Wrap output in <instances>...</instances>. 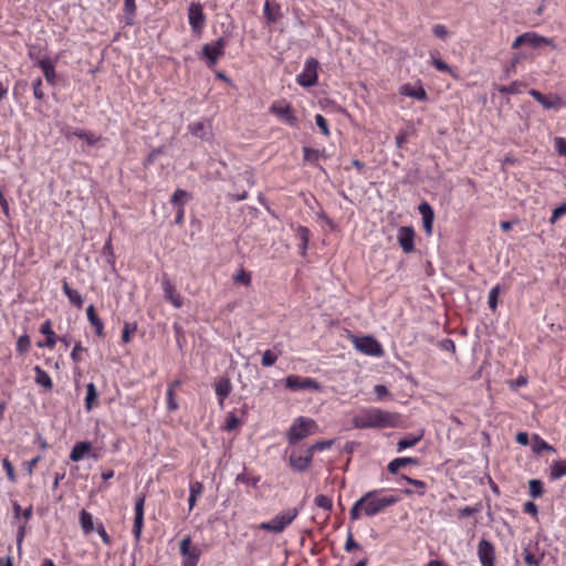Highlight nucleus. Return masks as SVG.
Returning <instances> with one entry per match:
<instances>
[{"mask_svg":"<svg viewBox=\"0 0 566 566\" xmlns=\"http://www.w3.org/2000/svg\"><path fill=\"white\" fill-rule=\"evenodd\" d=\"M398 501L399 499L395 495L381 496L378 490L369 491L353 504L349 511V517L352 520H359L363 514L373 517L396 504Z\"/></svg>","mask_w":566,"mask_h":566,"instance_id":"nucleus-1","label":"nucleus"},{"mask_svg":"<svg viewBox=\"0 0 566 566\" xmlns=\"http://www.w3.org/2000/svg\"><path fill=\"white\" fill-rule=\"evenodd\" d=\"M353 424L357 429L389 428L395 426V417L378 408H367L354 416Z\"/></svg>","mask_w":566,"mask_h":566,"instance_id":"nucleus-2","label":"nucleus"},{"mask_svg":"<svg viewBox=\"0 0 566 566\" xmlns=\"http://www.w3.org/2000/svg\"><path fill=\"white\" fill-rule=\"evenodd\" d=\"M523 45L534 50L541 49L546 45L551 46L552 49H556V44L553 39L543 36L533 31L525 32L516 36L512 43V49H518Z\"/></svg>","mask_w":566,"mask_h":566,"instance_id":"nucleus-3","label":"nucleus"},{"mask_svg":"<svg viewBox=\"0 0 566 566\" xmlns=\"http://www.w3.org/2000/svg\"><path fill=\"white\" fill-rule=\"evenodd\" d=\"M316 423L312 419L298 417L291 426L287 432V439L291 444H295L307 436L314 433Z\"/></svg>","mask_w":566,"mask_h":566,"instance_id":"nucleus-4","label":"nucleus"},{"mask_svg":"<svg viewBox=\"0 0 566 566\" xmlns=\"http://www.w3.org/2000/svg\"><path fill=\"white\" fill-rule=\"evenodd\" d=\"M297 512L294 509L286 510L276 514L273 518L268 522H263L259 525L260 530L272 532V533H281L285 530L287 525H290L293 520L296 517Z\"/></svg>","mask_w":566,"mask_h":566,"instance_id":"nucleus-5","label":"nucleus"},{"mask_svg":"<svg viewBox=\"0 0 566 566\" xmlns=\"http://www.w3.org/2000/svg\"><path fill=\"white\" fill-rule=\"evenodd\" d=\"M354 346L358 352L371 357H380L384 355L380 343L373 336H355Z\"/></svg>","mask_w":566,"mask_h":566,"instance_id":"nucleus-6","label":"nucleus"},{"mask_svg":"<svg viewBox=\"0 0 566 566\" xmlns=\"http://www.w3.org/2000/svg\"><path fill=\"white\" fill-rule=\"evenodd\" d=\"M180 555L182 557V566H197L200 559L201 551L198 546L192 545L191 537L185 536L179 545Z\"/></svg>","mask_w":566,"mask_h":566,"instance_id":"nucleus-7","label":"nucleus"},{"mask_svg":"<svg viewBox=\"0 0 566 566\" xmlns=\"http://www.w3.org/2000/svg\"><path fill=\"white\" fill-rule=\"evenodd\" d=\"M188 21L193 33H201L206 23L203 8L198 2H191L188 8Z\"/></svg>","mask_w":566,"mask_h":566,"instance_id":"nucleus-8","label":"nucleus"},{"mask_svg":"<svg viewBox=\"0 0 566 566\" xmlns=\"http://www.w3.org/2000/svg\"><path fill=\"white\" fill-rule=\"evenodd\" d=\"M318 64L314 59L305 63L303 71L296 76V81L301 86L307 87L313 85L318 76Z\"/></svg>","mask_w":566,"mask_h":566,"instance_id":"nucleus-9","label":"nucleus"},{"mask_svg":"<svg viewBox=\"0 0 566 566\" xmlns=\"http://www.w3.org/2000/svg\"><path fill=\"white\" fill-rule=\"evenodd\" d=\"M318 448V443L313 444L310 449L305 451H293L290 455V464L294 470L303 471L305 470L311 460H312V452Z\"/></svg>","mask_w":566,"mask_h":566,"instance_id":"nucleus-10","label":"nucleus"},{"mask_svg":"<svg viewBox=\"0 0 566 566\" xmlns=\"http://www.w3.org/2000/svg\"><path fill=\"white\" fill-rule=\"evenodd\" d=\"M270 112L273 113L280 122L290 125L295 126L296 125V117L291 112V106L284 101L275 102L271 105Z\"/></svg>","mask_w":566,"mask_h":566,"instance_id":"nucleus-11","label":"nucleus"},{"mask_svg":"<svg viewBox=\"0 0 566 566\" xmlns=\"http://www.w3.org/2000/svg\"><path fill=\"white\" fill-rule=\"evenodd\" d=\"M478 557L481 566H494L495 547L489 539H480L478 544Z\"/></svg>","mask_w":566,"mask_h":566,"instance_id":"nucleus-12","label":"nucleus"},{"mask_svg":"<svg viewBox=\"0 0 566 566\" xmlns=\"http://www.w3.org/2000/svg\"><path fill=\"white\" fill-rule=\"evenodd\" d=\"M415 229L410 226H403L398 229L397 241L405 253L415 251Z\"/></svg>","mask_w":566,"mask_h":566,"instance_id":"nucleus-13","label":"nucleus"},{"mask_svg":"<svg viewBox=\"0 0 566 566\" xmlns=\"http://www.w3.org/2000/svg\"><path fill=\"white\" fill-rule=\"evenodd\" d=\"M285 386L287 389L292 391H301L306 389H317L318 385L315 382V380L307 378V377H301L297 375H290L285 378Z\"/></svg>","mask_w":566,"mask_h":566,"instance_id":"nucleus-14","label":"nucleus"},{"mask_svg":"<svg viewBox=\"0 0 566 566\" xmlns=\"http://www.w3.org/2000/svg\"><path fill=\"white\" fill-rule=\"evenodd\" d=\"M224 46L226 40L223 38H219L216 42L203 45L202 55L208 60L210 65H214L223 54Z\"/></svg>","mask_w":566,"mask_h":566,"instance_id":"nucleus-15","label":"nucleus"},{"mask_svg":"<svg viewBox=\"0 0 566 566\" xmlns=\"http://www.w3.org/2000/svg\"><path fill=\"white\" fill-rule=\"evenodd\" d=\"M161 289L164 292V297L168 302H170L174 307L180 308L184 305L182 296L176 292L175 285L171 283L169 277L165 274L161 280Z\"/></svg>","mask_w":566,"mask_h":566,"instance_id":"nucleus-16","label":"nucleus"},{"mask_svg":"<svg viewBox=\"0 0 566 566\" xmlns=\"http://www.w3.org/2000/svg\"><path fill=\"white\" fill-rule=\"evenodd\" d=\"M528 94L546 109H559L564 105L563 99L557 95L546 96L534 88L530 90Z\"/></svg>","mask_w":566,"mask_h":566,"instance_id":"nucleus-17","label":"nucleus"},{"mask_svg":"<svg viewBox=\"0 0 566 566\" xmlns=\"http://www.w3.org/2000/svg\"><path fill=\"white\" fill-rule=\"evenodd\" d=\"M144 504L145 497L139 496L135 502V517H134V526L133 534L136 538L140 537L143 525H144Z\"/></svg>","mask_w":566,"mask_h":566,"instance_id":"nucleus-18","label":"nucleus"},{"mask_svg":"<svg viewBox=\"0 0 566 566\" xmlns=\"http://www.w3.org/2000/svg\"><path fill=\"white\" fill-rule=\"evenodd\" d=\"M418 210L422 217V223L424 232L430 235L432 233V227L434 221V211L432 207L427 202L423 201L419 205Z\"/></svg>","mask_w":566,"mask_h":566,"instance_id":"nucleus-19","label":"nucleus"},{"mask_svg":"<svg viewBox=\"0 0 566 566\" xmlns=\"http://www.w3.org/2000/svg\"><path fill=\"white\" fill-rule=\"evenodd\" d=\"M40 333L45 335L46 338L43 342H39L38 346L40 348H53L57 342V336L52 329V323L50 319H46L45 322L42 323L40 327Z\"/></svg>","mask_w":566,"mask_h":566,"instance_id":"nucleus-20","label":"nucleus"},{"mask_svg":"<svg viewBox=\"0 0 566 566\" xmlns=\"http://www.w3.org/2000/svg\"><path fill=\"white\" fill-rule=\"evenodd\" d=\"M214 391L219 399V405L223 407L224 399L231 394L232 391V384L229 378L221 377L219 378L214 384Z\"/></svg>","mask_w":566,"mask_h":566,"instance_id":"nucleus-21","label":"nucleus"},{"mask_svg":"<svg viewBox=\"0 0 566 566\" xmlns=\"http://www.w3.org/2000/svg\"><path fill=\"white\" fill-rule=\"evenodd\" d=\"M36 64L43 71L46 82L54 85L56 81V73L53 61L50 57H43L40 59Z\"/></svg>","mask_w":566,"mask_h":566,"instance_id":"nucleus-22","label":"nucleus"},{"mask_svg":"<svg viewBox=\"0 0 566 566\" xmlns=\"http://www.w3.org/2000/svg\"><path fill=\"white\" fill-rule=\"evenodd\" d=\"M92 450V444L87 441H81V442H77L73 446L72 450H71V453H70V459L72 461H81L83 460Z\"/></svg>","mask_w":566,"mask_h":566,"instance_id":"nucleus-23","label":"nucleus"},{"mask_svg":"<svg viewBox=\"0 0 566 566\" xmlns=\"http://www.w3.org/2000/svg\"><path fill=\"white\" fill-rule=\"evenodd\" d=\"M531 448H532V451L539 455L542 454V452L544 451H548V452H556V449L551 446L549 443H547L539 434L537 433H534L532 436V442H531Z\"/></svg>","mask_w":566,"mask_h":566,"instance_id":"nucleus-24","label":"nucleus"},{"mask_svg":"<svg viewBox=\"0 0 566 566\" xmlns=\"http://www.w3.org/2000/svg\"><path fill=\"white\" fill-rule=\"evenodd\" d=\"M33 369L35 373L34 381L44 389L51 390L53 388V381L50 375L38 365Z\"/></svg>","mask_w":566,"mask_h":566,"instance_id":"nucleus-25","label":"nucleus"},{"mask_svg":"<svg viewBox=\"0 0 566 566\" xmlns=\"http://www.w3.org/2000/svg\"><path fill=\"white\" fill-rule=\"evenodd\" d=\"M418 462L419 461L416 458H409V457L396 458L388 463L387 469L391 474H396L400 468H403L408 464H418Z\"/></svg>","mask_w":566,"mask_h":566,"instance_id":"nucleus-26","label":"nucleus"},{"mask_svg":"<svg viewBox=\"0 0 566 566\" xmlns=\"http://www.w3.org/2000/svg\"><path fill=\"white\" fill-rule=\"evenodd\" d=\"M86 315H87L88 322L95 328L96 335L99 337L103 336L104 324L101 321V318L96 315L95 308L93 305H90L86 308Z\"/></svg>","mask_w":566,"mask_h":566,"instance_id":"nucleus-27","label":"nucleus"},{"mask_svg":"<svg viewBox=\"0 0 566 566\" xmlns=\"http://www.w3.org/2000/svg\"><path fill=\"white\" fill-rule=\"evenodd\" d=\"M566 476V460H555L549 467L551 480H558Z\"/></svg>","mask_w":566,"mask_h":566,"instance_id":"nucleus-28","label":"nucleus"},{"mask_svg":"<svg viewBox=\"0 0 566 566\" xmlns=\"http://www.w3.org/2000/svg\"><path fill=\"white\" fill-rule=\"evenodd\" d=\"M526 84L522 81H514L510 85H499L496 90L501 94L515 95L522 93Z\"/></svg>","mask_w":566,"mask_h":566,"instance_id":"nucleus-29","label":"nucleus"},{"mask_svg":"<svg viewBox=\"0 0 566 566\" xmlns=\"http://www.w3.org/2000/svg\"><path fill=\"white\" fill-rule=\"evenodd\" d=\"M62 290H63V293L66 295V297L73 305H75L77 307H81L83 305V297H82L81 293L78 291L72 289L67 284V282H63Z\"/></svg>","mask_w":566,"mask_h":566,"instance_id":"nucleus-30","label":"nucleus"},{"mask_svg":"<svg viewBox=\"0 0 566 566\" xmlns=\"http://www.w3.org/2000/svg\"><path fill=\"white\" fill-rule=\"evenodd\" d=\"M202 491H203V484L201 482L196 481V482L190 483L189 499H188L189 511H191L195 507L196 501L202 494Z\"/></svg>","mask_w":566,"mask_h":566,"instance_id":"nucleus-31","label":"nucleus"},{"mask_svg":"<svg viewBox=\"0 0 566 566\" xmlns=\"http://www.w3.org/2000/svg\"><path fill=\"white\" fill-rule=\"evenodd\" d=\"M80 524L85 534H88L96 530V527L94 526L93 515L85 510H82L80 513Z\"/></svg>","mask_w":566,"mask_h":566,"instance_id":"nucleus-32","label":"nucleus"},{"mask_svg":"<svg viewBox=\"0 0 566 566\" xmlns=\"http://www.w3.org/2000/svg\"><path fill=\"white\" fill-rule=\"evenodd\" d=\"M71 135L73 136H76L81 139H84L86 142L87 145L90 146H93L97 143V140L99 139L96 135L92 134V133H88V132H85L83 129H73V130H69L65 136L69 138Z\"/></svg>","mask_w":566,"mask_h":566,"instance_id":"nucleus-33","label":"nucleus"},{"mask_svg":"<svg viewBox=\"0 0 566 566\" xmlns=\"http://www.w3.org/2000/svg\"><path fill=\"white\" fill-rule=\"evenodd\" d=\"M188 128L192 135L201 139H206L209 136V127L203 122L191 123Z\"/></svg>","mask_w":566,"mask_h":566,"instance_id":"nucleus-34","label":"nucleus"},{"mask_svg":"<svg viewBox=\"0 0 566 566\" xmlns=\"http://www.w3.org/2000/svg\"><path fill=\"white\" fill-rule=\"evenodd\" d=\"M422 438V434L418 436H408L400 439L397 443V451L401 452L408 448L416 446Z\"/></svg>","mask_w":566,"mask_h":566,"instance_id":"nucleus-35","label":"nucleus"},{"mask_svg":"<svg viewBox=\"0 0 566 566\" xmlns=\"http://www.w3.org/2000/svg\"><path fill=\"white\" fill-rule=\"evenodd\" d=\"M97 391L96 387L93 382H90L86 386V397H85V409L91 411L93 409V403L97 400Z\"/></svg>","mask_w":566,"mask_h":566,"instance_id":"nucleus-36","label":"nucleus"},{"mask_svg":"<svg viewBox=\"0 0 566 566\" xmlns=\"http://www.w3.org/2000/svg\"><path fill=\"white\" fill-rule=\"evenodd\" d=\"M402 93L405 95L413 97V98H416L418 101H426L427 97H428L426 91L423 90V87L413 88V87H410V86H405Z\"/></svg>","mask_w":566,"mask_h":566,"instance_id":"nucleus-37","label":"nucleus"},{"mask_svg":"<svg viewBox=\"0 0 566 566\" xmlns=\"http://www.w3.org/2000/svg\"><path fill=\"white\" fill-rule=\"evenodd\" d=\"M530 495L533 499L541 497L544 492L543 482L537 479L530 480L528 482Z\"/></svg>","mask_w":566,"mask_h":566,"instance_id":"nucleus-38","label":"nucleus"},{"mask_svg":"<svg viewBox=\"0 0 566 566\" xmlns=\"http://www.w3.org/2000/svg\"><path fill=\"white\" fill-rule=\"evenodd\" d=\"M124 11L126 13V23L132 25L136 13L135 0H124Z\"/></svg>","mask_w":566,"mask_h":566,"instance_id":"nucleus-39","label":"nucleus"},{"mask_svg":"<svg viewBox=\"0 0 566 566\" xmlns=\"http://www.w3.org/2000/svg\"><path fill=\"white\" fill-rule=\"evenodd\" d=\"M189 193L186 190L177 189L171 196L170 202L175 206L182 207L186 201L189 199Z\"/></svg>","mask_w":566,"mask_h":566,"instance_id":"nucleus-40","label":"nucleus"},{"mask_svg":"<svg viewBox=\"0 0 566 566\" xmlns=\"http://www.w3.org/2000/svg\"><path fill=\"white\" fill-rule=\"evenodd\" d=\"M501 293V287L500 285H495L493 286L490 292H489V296H488V305L489 307L492 310V311H495L496 307H497V303H499V295Z\"/></svg>","mask_w":566,"mask_h":566,"instance_id":"nucleus-41","label":"nucleus"},{"mask_svg":"<svg viewBox=\"0 0 566 566\" xmlns=\"http://www.w3.org/2000/svg\"><path fill=\"white\" fill-rule=\"evenodd\" d=\"M30 346H31V339H30L29 335L23 334L18 338L17 350L19 352V354L23 355V354L28 353L30 349Z\"/></svg>","mask_w":566,"mask_h":566,"instance_id":"nucleus-42","label":"nucleus"},{"mask_svg":"<svg viewBox=\"0 0 566 566\" xmlns=\"http://www.w3.org/2000/svg\"><path fill=\"white\" fill-rule=\"evenodd\" d=\"M524 560L528 566H541V557L535 556L530 549V546L523 548Z\"/></svg>","mask_w":566,"mask_h":566,"instance_id":"nucleus-43","label":"nucleus"},{"mask_svg":"<svg viewBox=\"0 0 566 566\" xmlns=\"http://www.w3.org/2000/svg\"><path fill=\"white\" fill-rule=\"evenodd\" d=\"M398 481H399V483H400L401 481H405V482H407L408 484H411L412 486H416V488L419 490V492H418V493H419L420 495H422V494L424 493L426 483H424L423 481H421V480H416V479H412V478H409V476H407V475H403V474H402V475H400V476L398 478Z\"/></svg>","mask_w":566,"mask_h":566,"instance_id":"nucleus-44","label":"nucleus"},{"mask_svg":"<svg viewBox=\"0 0 566 566\" xmlns=\"http://www.w3.org/2000/svg\"><path fill=\"white\" fill-rule=\"evenodd\" d=\"M277 357H279V353H276L275 350H272V349H268L263 353L261 363L264 367H270L275 364V361L277 360Z\"/></svg>","mask_w":566,"mask_h":566,"instance_id":"nucleus-45","label":"nucleus"},{"mask_svg":"<svg viewBox=\"0 0 566 566\" xmlns=\"http://www.w3.org/2000/svg\"><path fill=\"white\" fill-rule=\"evenodd\" d=\"M233 281L238 284L250 285L251 274L243 269H240L233 276Z\"/></svg>","mask_w":566,"mask_h":566,"instance_id":"nucleus-46","label":"nucleus"},{"mask_svg":"<svg viewBox=\"0 0 566 566\" xmlns=\"http://www.w3.org/2000/svg\"><path fill=\"white\" fill-rule=\"evenodd\" d=\"M279 7H272L269 1L264 4V14L269 22H275L279 17Z\"/></svg>","mask_w":566,"mask_h":566,"instance_id":"nucleus-47","label":"nucleus"},{"mask_svg":"<svg viewBox=\"0 0 566 566\" xmlns=\"http://www.w3.org/2000/svg\"><path fill=\"white\" fill-rule=\"evenodd\" d=\"M432 33L434 36L441 40H447L449 38V31L443 24H434L432 27Z\"/></svg>","mask_w":566,"mask_h":566,"instance_id":"nucleus-48","label":"nucleus"},{"mask_svg":"<svg viewBox=\"0 0 566 566\" xmlns=\"http://www.w3.org/2000/svg\"><path fill=\"white\" fill-rule=\"evenodd\" d=\"M2 467H3V469H4L6 473H7V476H8L9 481L15 482L17 476H15L14 468H13L12 463L9 461L8 458H4L2 460Z\"/></svg>","mask_w":566,"mask_h":566,"instance_id":"nucleus-49","label":"nucleus"},{"mask_svg":"<svg viewBox=\"0 0 566 566\" xmlns=\"http://www.w3.org/2000/svg\"><path fill=\"white\" fill-rule=\"evenodd\" d=\"M565 214H566V202L559 205L558 207H556L553 210L551 219H549L551 223H555L559 218H562Z\"/></svg>","mask_w":566,"mask_h":566,"instance_id":"nucleus-50","label":"nucleus"},{"mask_svg":"<svg viewBox=\"0 0 566 566\" xmlns=\"http://www.w3.org/2000/svg\"><path fill=\"white\" fill-rule=\"evenodd\" d=\"M554 145H555V150L558 153V155L566 157V138L556 137L554 139Z\"/></svg>","mask_w":566,"mask_h":566,"instance_id":"nucleus-51","label":"nucleus"},{"mask_svg":"<svg viewBox=\"0 0 566 566\" xmlns=\"http://www.w3.org/2000/svg\"><path fill=\"white\" fill-rule=\"evenodd\" d=\"M432 65L440 72L452 73V69L441 59L432 57Z\"/></svg>","mask_w":566,"mask_h":566,"instance_id":"nucleus-52","label":"nucleus"},{"mask_svg":"<svg viewBox=\"0 0 566 566\" xmlns=\"http://www.w3.org/2000/svg\"><path fill=\"white\" fill-rule=\"evenodd\" d=\"M32 88L35 98L42 99L44 97V93L42 91V80L40 77L33 81Z\"/></svg>","mask_w":566,"mask_h":566,"instance_id":"nucleus-53","label":"nucleus"},{"mask_svg":"<svg viewBox=\"0 0 566 566\" xmlns=\"http://www.w3.org/2000/svg\"><path fill=\"white\" fill-rule=\"evenodd\" d=\"M167 408L169 411H176L178 409V403L175 399V394L172 389H167Z\"/></svg>","mask_w":566,"mask_h":566,"instance_id":"nucleus-54","label":"nucleus"},{"mask_svg":"<svg viewBox=\"0 0 566 566\" xmlns=\"http://www.w3.org/2000/svg\"><path fill=\"white\" fill-rule=\"evenodd\" d=\"M239 422H240V420L238 419V417L235 415L229 413L227 417V421H226V430L232 431V430L237 429V427L239 426Z\"/></svg>","mask_w":566,"mask_h":566,"instance_id":"nucleus-55","label":"nucleus"},{"mask_svg":"<svg viewBox=\"0 0 566 566\" xmlns=\"http://www.w3.org/2000/svg\"><path fill=\"white\" fill-rule=\"evenodd\" d=\"M408 137H409L408 130H403V129L399 130V133L396 136V146L398 148H402L403 145L407 143Z\"/></svg>","mask_w":566,"mask_h":566,"instance_id":"nucleus-56","label":"nucleus"},{"mask_svg":"<svg viewBox=\"0 0 566 566\" xmlns=\"http://www.w3.org/2000/svg\"><path fill=\"white\" fill-rule=\"evenodd\" d=\"M360 546L357 542H355L353 534L349 532L347 535V539L344 546L346 552H352L353 549H358Z\"/></svg>","mask_w":566,"mask_h":566,"instance_id":"nucleus-57","label":"nucleus"},{"mask_svg":"<svg viewBox=\"0 0 566 566\" xmlns=\"http://www.w3.org/2000/svg\"><path fill=\"white\" fill-rule=\"evenodd\" d=\"M84 350L82 344L80 342L75 343L72 353L71 358L74 363H78L81 360L80 354Z\"/></svg>","mask_w":566,"mask_h":566,"instance_id":"nucleus-58","label":"nucleus"},{"mask_svg":"<svg viewBox=\"0 0 566 566\" xmlns=\"http://www.w3.org/2000/svg\"><path fill=\"white\" fill-rule=\"evenodd\" d=\"M98 535L101 536L102 541L104 542V544L106 545H109L111 544V537L109 535L107 534L105 527L103 526L102 523H98L97 526H96V530H95Z\"/></svg>","mask_w":566,"mask_h":566,"instance_id":"nucleus-59","label":"nucleus"},{"mask_svg":"<svg viewBox=\"0 0 566 566\" xmlns=\"http://www.w3.org/2000/svg\"><path fill=\"white\" fill-rule=\"evenodd\" d=\"M523 511L532 516H536L538 513L537 505L532 501H528L524 504Z\"/></svg>","mask_w":566,"mask_h":566,"instance_id":"nucleus-60","label":"nucleus"},{"mask_svg":"<svg viewBox=\"0 0 566 566\" xmlns=\"http://www.w3.org/2000/svg\"><path fill=\"white\" fill-rule=\"evenodd\" d=\"M136 329V326H130V324L126 323L122 333V340L124 343H128L130 340V333Z\"/></svg>","mask_w":566,"mask_h":566,"instance_id":"nucleus-61","label":"nucleus"},{"mask_svg":"<svg viewBox=\"0 0 566 566\" xmlns=\"http://www.w3.org/2000/svg\"><path fill=\"white\" fill-rule=\"evenodd\" d=\"M298 237L302 241V249H305L308 242V230L306 228H298Z\"/></svg>","mask_w":566,"mask_h":566,"instance_id":"nucleus-62","label":"nucleus"},{"mask_svg":"<svg viewBox=\"0 0 566 566\" xmlns=\"http://www.w3.org/2000/svg\"><path fill=\"white\" fill-rule=\"evenodd\" d=\"M374 391L378 399H382L384 397L388 396V394H389L387 387L384 385H376L374 388Z\"/></svg>","mask_w":566,"mask_h":566,"instance_id":"nucleus-63","label":"nucleus"},{"mask_svg":"<svg viewBox=\"0 0 566 566\" xmlns=\"http://www.w3.org/2000/svg\"><path fill=\"white\" fill-rule=\"evenodd\" d=\"M440 347L443 349V350H451V352H454L455 350V345H454V342L450 338H444L441 340L440 343Z\"/></svg>","mask_w":566,"mask_h":566,"instance_id":"nucleus-64","label":"nucleus"}]
</instances>
